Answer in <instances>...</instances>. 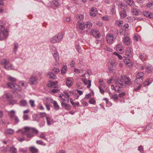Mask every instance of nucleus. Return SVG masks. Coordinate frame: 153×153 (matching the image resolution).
Masks as SVG:
<instances>
[{
  "instance_id": "f257e3e1",
  "label": "nucleus",
  "mask_w": 153,
  "mask_h": 153,
  "mask_svg": "<svg viewBox=\"0 0 153 153\" xmlns=\"http://www.w3.org/2000/svg\"><path fill=\"white\" fill-rule=\"evenodd\" d=\"M115 83L117 85H119L121 86L124 87L127 85H130L131 84V79L129 77L125 76H122L116 79Z\"/></svg>"
},
{
  "instance_id": "f03ea898",
  "label": "nucleus",
  "mask_w": 153,
  "mask_h": 153,
  "mask_svg": "<svg viewBox=\"0 0 153 153\" xmlns=\"http://www.w3.org/2000/svg\"><path fill=\"white\" fill-rule=\"evenodd\" d=\"M8 79L9 81L10 82H8L7 83V85L9 88L13 89L18 91H21V87L14 83L16 80V78L10 76H9L8 77Z\"/></svg>"
},
{
  "instance_id": "7ed1b4c3",
  "label": "nucleus",
  "mask_w": 153,
  "mask_h": 153,
  "mask_svg": "<svg viewBox=\"0 0 153 153\" xmlns=\"http://www.w3.org/2000/svg\"><path fill=\"white\" fill-rule=\"evenodd\" d=\"M9 35L8 31L4 25L0 26V41L6 39Z\"/></svg>"
},
{
  "instance_id": "20e7f679",
  "label": "nucleus",
  "mask_w": 153,
  "mask_h": 153,
  "mask_svg": "<svg viewBox=\"0 0 153 153\" xmlns=\"http://www.w3.org/2000/svg\"><path fill=\"white\" fill-rule=\"evenodd\" d=\"M145 74L143 72H138L136 75V78L134 82L137 84H141L143 81Z\"/></svg>"
},
{
  "instance_id": "39448f33",
  "label": "nucleus",
  "mask_w": 153,
  "mask_h": 153,
  "mask_svg": "<svg viewBox=\"0 0 153 153\" xmlns=\"http://www.w3.org/2000/svg\"><path fill=\"white\" fill-rule=\"evenodd\" d=\"M29 133H28L27 134V137H32L34 136V134H37L38 133V131L35 128H30Z\"/></svg>"
},
{
  "instance_id": "423d86ee",
  "label": "nucleus",
  "mask_w": 153,
  "mask_h": 153,
  "mask_svg": "<svg viewBox=\"0 0 153 153\" xmlns=\"http://www.w3.org/2000/svg\"><path fill=\"white\" fill-rule=\"evenodd\" d=\"M106 38L107 42L111 44L113 43L115 38L114 36V35L111 33H109L106 35Z\"/></svg>"
},
{
  "instance_id": "0eeeda50",
  "label": "nucleus",
  "mask_w": 153,
  "mask_h": 153,
  "mask_svg": "<svg viewBox=\"0 0 153 153\" xmlns=\"http://www.w3.org/2000/svg\"><path fill=\"white\" fill-rule=\"evenodd\" d=\"M38 80L36 76L32 75L29 79V83L30 85L35 84L37 83Z\"/></svg>"
},
{
  "instance_id": "6e6552de",
  "label": "nucleus",
  "mask_w": 153,
  "mask_h": 153,
  "mask_svg": "<svg viewBox=\"0 0 153 153\" xmlns=\"http://www.w3.org/2000/svg\"><path fill=\"white\" fill-rule=\"evenodd\" d=\"M52 50H53L54 52L53 53V55L56 61L58 63L59 61V57L57 50L56 48L53 47L51 48Z\"/></svg>"
},
{
  "instance_id": "1a4fd4ad",
  "label": "nucleus",
  "mask_w": 153,
  "mask_h": 153,
  "mask_svg": "<svg viewBox=\"0 0 153 153\" xmlns=\"http://www.w3.org/2000/svg\"><path fill=\"white\" fill-rule=\"evenodd\" d=\"M111 88L112 89H114L116 92L119 93L122 91L123 87L117 85L114 86L113 85H112Z\"/></svg>"
},
{
  "instance_id": "9d476101",
  "label": "nucleus",
  "mask_w": 153,
  "mask_h": 153,
  "mask_svg": "<svg viewBox=\"0 0 153 153\" xmlns=\"http://www.w3.org/2000/svg\"><path fill=\"white\" fill-rule=\"evenodd\" d=\"M97 10L96 7H93L91 8L90 13V15L92 17L96 16V14L97 13Z\"/></svg>"
},
{
  "instance_id": "9b49d317",
  "label": "nucleus",
  "mask_w": 153,
  "mask_h": 153,
  "mask_svg": "<svg viewBox=\"0 0 153 153\" xmlns=\"http://www.w3.org/2000/svg\"><path fill=\"white\" fill-rule=\"evenodd\" d=\"M92 35L96 38H99L100 34L98 30L96 29H92L91 31Z\"/></svg>"
},
{
  "instance_id": "f8f14e48",
  "label": "nucleus",
  "mask_w": 153,
  "mask_h": 153,
  "mask_svg": "<svg viewBox=\"0 0 153 153\" xmlns=\"http://www.w3.org/2000/svg\"><path fill=\"white\" fill-rule=\"evenodd\" d=\"M128 10L127 9H125L120 11L119 12L120 15V18L123 19L125 18L127 16V12Z\"/></svg>"
},
{
  "instance_id": "ddd939ff",
  "label": "nucleus",
  "mask_w": 153,
  "mask_h": 153,
  "mask_svg": "<svg viewBox=\"0 0 153 153\" xmlns=\"http://www.w3.org/2000/svg\"><path fill=\"white\" fill-rule=\"evenodd\" d=\"M77 22L78 24V30H83L85 27V24L82 22V21H79V20H78Z\"/></svg>"
},
{
  "instance_id": "4468645a",
  "label": "nucleus",
  "mask_w": 153,
  "mask_h": 153,
  "mask_svg": "<svg viewBox=\"0 0 153 153\" xmlns=\"http://www.w3.org/2000/svg\"><path fill=\"white\" fill-rule=\"evenodd\" d=\"M123 43L126 45H129L130 44V39L128 36H124L123 40Z\"/></svg>"
},
{
  "instance_id": "2eb2a0df",
  "label": "nucleus",
  "mask_w": 153,
  "mask_h": 153,
  "mask_svg": "<svg viewBox=\"0 0 153 153\" xmlns=\"http://www.w3.org/2000/svg\"><path fill=\"white\" fill-rule=\"evenodd\" d=\"M81 80L85 85H87V87L89 88L91 85V81L90 80H87L85 79L82 78Z\"/></svg>"
},
{
  "instance_id": "dca6fc26",
  "label": "nucleus",
  "mask_w": 153,
  "mask_h": 153,
  "mask_svg": "<svg viewBox=\"0 0 153 153\" xmlns=\"http://www.w3.org/2000/svg\"><path fill=\"white\" fill-rule=\"evenodd\" d=\"M58 83L57 81H54L51 82L48 85V86L51 87H53L55 88H58V86L57 85V84Z\"/></svg>"
},
{
  "instance_id": "f3484780",
  "label": "nucleus",
  "mask_w": 153,
  "mask_h": 153,
  "mask_svg": "<svg viewBox=\"0 0 153 153\" xmlns=\"http://www.w3.org/2000/svg\"><path fill=\"white\" fill-rule=\"evenodd\" d=\"M143 14L146 17L153 18V13L149 11H146L143 12Z\"/></svg>"
},
{
  "instance_id": "a211bd4d",
  "label": "nucleus",
  "mask_w": 153,
  "mask_h": 153,
  "mask_svg": "<svg viewBox=\"0 0 153 153\" xmlns=\"http://www.w3.org/2000/svg\"><path fill=\"white\" fill-rule=\"evenodd\" d=\"M123 47L121 43L118 44L116 47L117 51L120 53H121L123 52Z\"/></svg>"
},
{
  "instance_id": "6ab92c4d",
  "label": "nucleus",
  "mask_w": 153,
  "mask_h": 153,
  "mask_svg": "<svg viewBox=\"0 0 153 153\" xmlns=\"http://www.w3.org/2000/svg\"><path fill=\"white\" fill-rule=\"evenodd\" d=\"M5 68L7 70H13L14 68L12 64L10 63L9 62L7 64L5 65L4 66Z\"/></svg>"
},
{
  "instance_id": "aec40b11",
  "label": "nucleus",
  "mask_w": 153,
  "mask_h": 153,
  "mask_svg": "<svg viewBox=\"0 0 153 153\" xmlns=\"http://www.w3.org/2000/svg\"><path fill=\"white\" fill-rule=\"evenodd\" d=\"M125 2L127 4L131 7H134L135 3L133 0H125Z\"/></svg>"
},
{
  "instance_id": "412c9836",
  "label": "nucleus",
  "mask_w": 153,
  "mask_h": 153,
  "mask_svg": "<svg viewBox=\"0 0 153 153\" xmlns=\"http://www.w3.org/2000/svg\"><path fill=\"white\" fill-rule=\"evenodd\" d=\"M61 105L62 106L65 108L66 110H69L71 109V105L68 104H67L64 102L61 103Z\"/></svg>"
},
{
  "instance_id": "4be33fe9",
  "label": "nucleus",
  "mask_w": 153,
  "mask_h": 153,
  "mask_svg": "<svg viewBox=\"0 0 153 153\" xmlns=\"http://www.w3.org/2000/svg\"><path fill=\"white\" fill-rule=\"evenodd\" d=\"M8 112L9 116L11 119L16 116L15 114V112L13 110H11Z\"/></svg>"
},
{
  "instance_id": "5701e85b",
  "label": "nucleus",
  "mask_w": 153,
  "mask_h": 153,
  "mask_svg": "<svg viewBox=\"0 0 153 153\" xmlns=\"http://www.w3.org/2000/svg\"><path fill=\"white\" fill-rule=\"evenodd\" d=\"M110 97L114 101H117L118 100L117 94L114 93L112 95H111Z\"/></svg>"
},
{
  "instance_id": "b1692460",
  "label": "nucleus",
  "mask_w": 153,
  "mask_h": 153,
  "mask_svg": "<svg viewBox=\"0 0 153 153\" xmlns=\"http://www.w3.org/2000/svg\"><path fill=\"white\" fill-rule=\"evenodd\" d=\"M126 53L127 56H131L132 53L131 49L129 47L127 48L126 50Z\"/></svg>"
},
{
  "instance_id": "393cba45",
  "label": "nucleus",
  "mask_w": 153,
  "mask_h": 153,
  "mask_svg": "<svg viewBox=\"0 0 153 153\" xmlns=\"http://www.w3.org/2000/svg\"><path fill=\"white\" fill-rule=\"evenodd\" d=\"M20 105L22 106L25 107L27 106V101L25 100H21L20 101Z\"/></svg>"
},
{
  "instance_id": "a878e982",
  "label": "nucleus",
  "mask_w": 153,
  "mask_h": 153,
  "mask_svg": "<svg viewBox=\"0 0 153 153\" xmlns=\"http://www.w3.org/2000/svg\"><path fill=\"white\" fill-rule=\"evenodd\" d=\"M29 149L32 153H37L38 152V149L34 146H31L29 147Z\"/></svg>"
},
{
  "instance_id": "bb28decb",
  "label": "nucleus",
  "mask_w": 153,
  "mask_h": 153,
  "mask_svg": "<svg viewBox=\"0 0 153 153\" xmlns=\"http://www.w3.org/2000/svg\"><path fill=\"white\" fill-rule=\"evenodd\" d=\"M131 12L133 15H138L139 10L138 9L132 8L131 9Z\"/></svg>"
},
{
  "instance_id": "cd10ccee",
  "label": "nucleus",
  "mask_w": 153,
  "mask_h": 153,
  "mask_svg": "<svg viewBox=\"0 0 153 153\" xmlns=\"http://www.w3.org/2000/svg\"><path fill=\"white\" fill-rule=\"evenodd\" d=\"M152 82L151 80L149 79H147L143 82V85L144 86L149 85Z\"/></svg>"
},
{
  "instance_id": "c85d7f7f",
  "label": "nucleus",
  "mask_w": 153,
  "mask_h": 153,
  "mask_svg": "<svg viewBox=\"0 0 153 153\" xmlns=\"http://www.w3.org/2000/svg\"><path fill=\"white\" fill-rule=\"evenodd\" d=\"M66 81L67 85L69 87L71 86L73 84L72 81L70 79L68 78L67 79Z\"/></svg>"
},
{
  "instance_id": "c756f323",
  "label": "nucleus",
  "mask_w": 153,
  "mask_h": 153,
  "mask_svg": "<svg viewBox=\"0 0 153 153\" xmlns=\"http://www.w3.org/2000/svg\"><path fill=\"white\" fill-rule=\"evenodd\" d=\"M64 34L63 33H59L56 36L57 39L58 41L59 42L61 41V39H62Z\"/></svg>"
},
{
  "instance_id": "7c9ffc66",
  "label": "nucleus",
  "mask_w": 153,
  "mask_h": 153,
  "mask_svg": "<svg viewBox=\"0 0 153 153\" xmlns=\"http://www.w3.org/2000/svg\"><path fill=\"white\" fill-rule=\"evenodd\" d=\"M92 24L90 22H86L85 24V27L87 28L88 29H90L92 26Z\"/></svg>"
},
{
  "instance_id": "2f4dec72",
  "label": "nucleus",
  "mask_w": 153,
  "mask_h": 153,
  "mask_svg": "<svg viewBox=\"0 0 153 153\" xmlns=\"http://www.w3.org/2000/svg\"><path fill=\"white\" fill-rule=\"evenodd\" d=\"M5 96L6 97V99L8 100V102L10 100H11L12 98V95L8 93L5 94Z\"/></svg>"
},
{
  "instance_id": "473e14b6",
  "label": "nucleus",
  "mask_w": 153,
  "mask_h": 153,
  "mask_svg": "<svg viewBox=\"0 0 153 153\" xmlns=\"http://www.w3.org/2000/svg\"><path fill=\"white\" fill-rule=\"evenodd\" d=\"M14 131L11 129H7L5 131V133L8 134H12L14 133Z\"/></svg>"
},
{
  "instance_id": "72a5a7b5",
  "label": "nucleus",
  "mask_w": 153,
  "mask_h": 153,
  "mask_svg": "<svg viewBox=\"0 0 153 153\" xmlns=\"http://www.w3.org/2000/svg\"><path fill=\"white\" fill-rule=\"evenodd\" d=\"M48 75L51 78L53 79H55L56 78V76L52 72L49 73L48 74Z\"/></svg>"
},
{
  "instance_id": "f704fd0d",
  "label": "nucleus",
  "mask_w": 153,
  "mask_h": 153,
  "mask_svg": "<svg viewBox=\"0 0 153 153\" xmlns=\"http://www.w3.org/2000/svg\"><path fill=\"white\" fill-rule=\"evenodd\" d=\"M9 62V61L5 59H3L1 62V64L2 65H4V66L8 63Z\"/></svg>"
},
{
  "instance_id": "c9c22d12",
  "label": "nucleus",
  "mask_w": 153,
  "mask_h": 153,
  "mask_svg": "<svg viewBox=\"0 0 153 153\" xmlns=\"http://www.w3.org/2000/svg\"><path fill=\"white\" fill-rule=\"evenodd\" d=\"M117 64V62L114 61H111L110 62L111 69L113 68L114 67H115Z\"/></svg>"
},
{
  "instance_id": "e433bc0d",
  "label": "nucleus",
  "mask_w": 153,
  "mask_h": 153,
  "mask_svg": "<svg viewBox=\"0 0 153 153\" xmlns=\"http://www.w3.org/2000/svg\"><path fill=\"white\" fill-rule=\"evenodd\" d=\"M53 103L54 107L55 110H58L59 108V105H58L57 102L56 101H54Z\"/></svg>"
},
{
  "instance_id": "4c0bfd02",
  "label": "nucleus",
  "mask_w": 153,
  "mask_h": 153,
  "mask_svg": "<svg viewBox=\"0 0 153 153\" xmlns=\"http://www.w3.org/2000/svg\"><path fill=\"white\" fill-rule=\"evenodd\" d=\"M17 150L16 148L14 147H12L10 148V152L11 153H16Z\"/></svg>"
},
{
  "instance_id": "58836bf2",
  "label": "nucleus",
  "mask_w": 153,
  "mask_h": 153,
  "mask_svg": "<svg viewBox=\"0 0 153 153\" xmlns=\"http://www.w3.org/2000/svg\"><path fill=\"white\" fill-rule=\"evenodd\" d=\"M11 120L12 121L14 120L16 123H18L19 121L18 117L16 116H15L13 118H12Z\"/></svg>"
},
{
  "instance_id": "ea45409f",
  "label": "nucleus",
  "mask_w": 153,
  "mask_h": 153,
  "mask_svg": "<svg viewBox=\"0 0 153 153\" xmlns=\"http://www.w3.org/2000/svg\"><path fill=\"white\" fill-rule=\"evenodd\" d=\"M67 67L66 66H64L62 67V69L61 70V73L62 74H65L67 71Z\"/></svg>"
},
{
  "instance_id": "a19ab883",
  "label": "nucleus",
  "mask_w": 153,
  "mask_h": 153,
  "mask_svg": "<svg viewBox=\"0 0 153 153\" xmlns=\"http://www.w3.org/2000/svg\"><path fill=\"white\" fill-rule=\"evenodd\" d=\"M51 41L52 43H55L56 42H59V41H58L57 39L56 36H54L53 38H52L51 39Z\"/></svg>"
},
{
  "instance_id": "79ce46f5",
  "label": "nucleus",
  "mask_w": 153,
  "mask_h": 153,
  "mask_svg": "<svg viewBox=\"0 0 153 153\" xmlns=\"http://www.w3.org/2000/svg\"><path fill=\"white\" fill-rule=\"evenodd\" d=\"M29 102L32 108H33L35 107V102L33 100H29Z\"/></svg>"
},
{
  "instance_id": "37998d69",
  "label": "nucleus",
  "mask_w": 153,
  "mask_h": 153,
  "mask_svg": "<svg viewBox=\"0 0 153 153\" xmlns=\"http://www.w3.org/2000/svg\"><path fill=\"white\" fill-rule=\"evenodd\" d=\"M39 137L46 140H47V139L45 137V134L44 132H41L40 134Z\"/></svg>"
},
{
  "instance_id": "c03bdc74",
  "label": "nucleus",
  "mask_w": 153,
  "mask_h": 153,
  "mask_svg": "<svg viewBox=\"0 0 153 153\" xmlns=\"http://www.w3.org/2000/svg\"><path fill=\"white\" fill-rule=\"evenodd\" d=\"M116 23L119 27H121L122 26L123 22L121 20H118L116 21Z\"/></svg>"
},
{
  "instance_id": "a18cd8bd",
  "label": "nucleus",
  "mask_w": 153,
  "mask_h": 153,
  "mask_svg": "<svg viewBox=\"0 0 153 153\" xmlns=\"http://www.w3.org/2000/svg\"><path fill=\"white\" fill-rule=\"evenodd\" d=\"M9 103L10 105H14L16 103V101L14 100H12V99L9 100Z\"/></svg>"
},
{
  "instance_id": "49530a36",
  "label": "nucleus",
  "mask_w": 153,
  "mask_h": 153,
  "mask_svg": "<svg viewBox=\"0 0 153 153\" xmlns=\"http://www.w3.org/2000/svg\"><path fill=\"white\" fill-rule=\"evenodd\" d=\"M147 6L150 9H153V2H149L148 3Z\"/></svg>"
},
{
  "instance_id": "de8ad7c7",
  "label": "nucleus",
  "mask_w": 153,
  "mask_h": 153,
  "mask_svg": "<svg viewBox=\"0 0 153 153\" xmlns=\"http://www.w3.org/2000/svg\"><path fill=\"white\" fill-rule=\"evenodd\" d=\"M40 117H46L47 114L45 112H40L39 113Z\"/></svg>"
},
{
  "instance_id": "09e8293b",
  "label": "nucleus",
  "mask_w": 153,
  "mask_h": 153,
  "mask_svg": "<svg viewBox=\"0 0 153 153\" xmlns=\"http://www.w3.org/2000/svg\"><path fill=\"white\" fill-rule=\"evenodd\" d=\"M18 47V43H16L14 45V52L16 54V52L17 50Z\"/></svg>"
},
{
  "instance_id": "8fccbe9b",
  "label": "nucleus",
  "mask_w": 153,
  "mask_h": 153,
  "mask_svg": "<svg viewBox=\"0 0 153 153\" xmlns=\"http://www.w3.org/2000/svg\"><path fill=\"white\" fill-rule=\"evenodd\" d=\"M119 6L122 9H123V7L124 8H126L127 7V5L123 2H121Z\"/></svg>"
},
{
  "instance_id": "3c124183",
  "label": "nucleus",
  "mask_w": 153,
  "mask_h": 153,
  "mask_svg": "<svg viewBox=\"0 0 153 153\" xmlns=\"http://www.w3.org/2000/svg\"><path fill=\"white\" fill-rule=\"evenodd\" d=\"M53 71L56 74H58L59 72V70L57 68H54L53 69Z\"/></svg>"
},
{
  "instance_id": "603ef678",
  "label": "nucleus",
  "mask_w": 153,
  "mask_h": 153,
  "mask_svg": "<svg viewBox=\"0 0 153 153\" xmlns=\"http://www.w3.org/2000/svg\"><path fill=\"white\" fill-rule=\"evenodd\" d=\"M152 128V124L151 123H149L145 129V130H148Z\"/></svg>"
},
{
  "instance_id": "864d4df0",
  "label": "nucleus",
  "mask_w": 153,
  "mask_h": 153,
  "mask_svg": "<svg viewBox=\"0 0 153 153\" xmlns=\"http://www.w3.org/2000/svg\"><path fill=\"white\" fill-rule=\"evenodd\" d=\"M129 27V25L128 24H126L124 25L123 27V29L125 31H126Z\"/></svg>"
},
{
  "instance_id": "5fc2aeb1",
  "label": "nucleus",
  "mask_w": 153,
  "mask_h": 153,
  "mask_svg": "<svg viewBox=\"0 0 153 153\" xmlns=\"http://www.w3.org/2000/svg\"><path fill=\"white\" fill-rule=\"evenodd\" d=\"M19 151L22 153H26L27 151V150L22 148H20L19 149Z\"/></svg>"
},
{
  "instance_id": "6e6d98bb",
  "label": "nucleus",
  "mask_w": 153,
  "mask_h": 153,
  "mask_svg": "<svg viewBox=\"0 0 153 153\" xmlns=\"http://www.w3.org/2000/svg\"><path fill=\"white\" fill-rule=\"evenodd\" d=\"M24 129L25 130V131L22 132V134H25L27 133V132L28 131H29L30 130V128L28 127H25L24 128Z\"/></svg>"
},
{
  "instance_id": "4d7b16f0",
  "label": "nucleus",
  "mask_w": 153,
  "mask_h": 153,
  "mask_svg": "<svg viewBox=\"0 0 153 153\" xmlns=\"http://www.w3.org/2000/svg\"><path fill=\"white\" fill-rule=\"evenodd\" d=\"M126 94V93L124 92H122L121 93L119 94H118V97H124Z\"/></svg>"
},
{
  "instance_id": "13d9d810",
  "label": "nucleus",
  "mask_w": 153,
  "mask_h": 153,
  "mask_svg": "<svg viewBox=\"0 0 153 153\" xmlns=\"http://www.w3.org/2000/svg\"><path fill=\"white\" fill-rule=\"evenodd\" d=\"M96 102L92 98L90 99L89 101V102L91 104H94Z\"/></svg>"
},
{
  "instance_id": "bf43d9fd",
  "label": "nucleus",
  "mask_w": 153,
  "mask_h": 153,
  "mask_svg": "<svg viewBox=\"0 0 153 153\" xmlns=\"http://www.w3.org/2000/svg\"><path fill=\"white\" fill-rule=\"evenodd\" d=\"M29 116L27 114H24L23 116V118L24 120H27L28 119Z\"/></svg>"
},
{
  "instance_id": "052dcab7",
  "label": "nucleus",
  "mask_w": 153,
  "mask_h": 153,
  "mask_svg": "<svg viewBox=\"0 0 153 153\" xmlns=\"http://www.w3.org/2000/svg\"><path fill=\"white\" fill-rule=\"evenodd\" d=\"M84 18L83 16L81 15L78 16V18L77 19V22L78 21V20H79V21H82V20Z\"/></svg>"
},
{
  "instance_id": "680f3d73",
  "label": "nucleus",
  "mask_w": 153,
  "mask_h": 153,
  "mask_svg": "<svg viewBox=\"0 0 153 153\" xmlns=\"http://www.w3.org/2000/svg\"><path fill=\"white\" fill-rule=\"evenodd\" d=\"M99 88L100 90V93L101 94H103L105 92L104 90V88H101V87H99Z\"/></svg>"
},
{
  "instance_id": "e2e57ef3",
  "label": "nucleus",
  "mask_w": 153,
  "mask_h": 153,
  "mask_svg": "<svg viewBox=\"0 0 153 153\" xmlns=\"http://www.w3.org/2000/svg\"><path fill=\"white\" fill-rule=\"evenodd\" d=\"M140 84L139 86L137 87L136 88H134V91H137L140 89L142 85V84Z\"/></svg>"
},
{
  "instance_id": "0e129e2a",
  "label": "nucleus",
  "mask_w": 153,
  "mask_h": 153,
  "mask_svg": "<svg viewBox=\"0 0 153 153\" xmlns=\"http://www.w3.org/2000/svg\"><path fill=\"white\" fill-rule=\"evenodd\" d=\"M115 7V6H114L113 7H112L111 10V12L113 14H115V13L116 10Z\"/></svg>"
},
{
  "instance_id": "69168bd1",
  "label": "nucleus",
  "mask_w": 153,
  "mask_h": 153,
  "mask_svg": "<svg viewBox=\"0 0 153 153\" xmlns=\"http://www.w3.org/2000/svg\"><path fill=\"white\" fill-rule=\"evenodd\" d=\"M114 54H115L117 56H118V58L120 59H122V58H123L122 56L121 55H120L118 54L117 53V52H114Z\"/></svg>"
},
{
  "instance_id": "338daca9",
  "label": "nucleus",
  "mask_w": 153,
  "mask_h": 153,
  "mask_svg": "<svg viewBox=\"0 0 153 153\" xmlns=\"http://www.w3.org/2000/svg\"><path fill=\"white\" fill-rule=\"evenodd\" d=\"M138 150L141 153H143V148L142 146H140L139 147Z\"/></svg>"
},
{
  "instance_id": "774afa93",
  "label": "nucleus",
  "mask_w": 153,
  "mask_h": 153,
  "mask_svg": "<svg viewBox=\"0 0 153 153\" xmlns=\"http://www.w3.org/2000/svg\"><path fill=\"white\" fill-rule=\"evenodd\" d=\"M53 4L56 7H57L59 5V4L58 1H53Z\"/></svg>"
}]
</instances>
